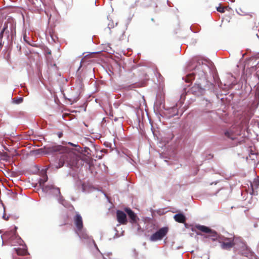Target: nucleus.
I'll list each match as a JSON object with an SVG mask.
<instances>
[{"mask_svg": "<svg viewBox=\"0 0 259 259\" xmlns=\"http://www.w3.org/2000/svg\"><path fill=\"white\" fill-rule=\"evenodd\" d=\"M251 187L253 192L256 191L259 187V180L255 179L251 183Z\"/></svg>", "mask_w": 259, "mask_h": 259, "instance_id": "14", "label": "nucleus"}, {"mask_svg": "<svg viewBox=\"0 0 259 259\" xmlns=\"http://www.w3.org/2000/svg\"><path fill=\"white\" fill-rule=\"evenodd\" d=\"M196 228L204 233H208V237H211L212 240H215L218 238V234L217 233L214 231L210 229L209 227H206L205 226H202V225H197L196 226Z\"/></svg>", "mask_w": 259, "mask_h": 259, "instance_id": "5", "label": "nucleus"}, {"mask_svg": "<svg viewBox=\"0 0 259 259\" xmlns=\"http://www.w3.org/2000/svg\"><path fill=\"white\" fill-rule=\"evenodd\" d=\"M76 233L79 237L81 239H88L89 238V235L87 233L86 230L83 229V228L80 230H76Z\"/></svg>", "mask_w": 259, "mask_h": 259, "instance_id": "13", "label": "nucleus"}, {"mask_svg": "<svg viewBox=\"0 0 259 259\" xmlns=\"http://www.w3.org/2000/svg\"><path fill=\"white\" fill-rule=\"evenodd\" d=\"M16 250L17 254L19 255H25L27 253V251L25 249L18 248Z\"/></svg>", "mask_w": 259, "mask_h": 259, "instance_id": "15", "label": "nucleus"}, {"mask_svg": "<svg viewBox=\"0 0 259 259\" xmlns=\"http://www.w3.org/2000/svg\"><path fill=\"white\" fill-rule=\"evenodd\" d=\"M58 135L59 138H61L62 137L63 134L62 133H59Z\"/></svg>", "mask_w": 259, "mask_h": 259, "instance_id": "24", "label": "nucleus"}, {"mask_svg": "<svg viewBox=\"0 0 259 259\" xmlns=\"http://www.w3.org/2000/svg\"><path fill=\"white\" fill-rule=\"evenodd\" d=\"M62 149L63 146L53 143L44 146L43 152L46 154H53Z\"/></svg>", "mask_w": 259, "mask_h": 259, "instance_id": "3", "label": "nucleus"}, {"mask_svg": "<svg viewBox=\"0 0 259 259\" xmlns=\"http://www.w3.org/2000/svg\"><path fill=\"white\" fill-rule=\"evenodd\" d=\"M5 32H2V31L0 32V38H2L3 37L4 33Z\"/></svg>", "mask_w": 259, "mask_h": 259, "instance_id": "23", "label": "nucleus"}, {"mask_svg": "<svg viewBox=\"0 0 259 259\" xmlns=\"http://www.w3.org/2000/svg\"><path fill=\"white\" fill-rule=\"evenodd\" d=\"M189 77H191V78H194V75H193V74H191L188 75L187 76V79H186V81H187V82H189Z\"/></svg>", "mask_w": 259, "mask_h": 259, "instance_id": "22", "label": "nucleus"}, {"mask_svg": "<svg viewBox=\"0 0 259 259\" xmlns=\"http://www.w3.org/2000/svg\"><path fill=\"white\" fill-rule=\"evenodd\" d=\"M124 210L127 213L131 220L130 222L132 223H136L139 220V218L135 212L130 208H125Z\"/></svg>", "mask_w": 259, "mask_h": 259, "instance_id": "8", "label": "nucleus"}, {"mask_svg": "<svg viewBox=\"0 0 259 259\" xmlns=\"http://www.w3.org/2000/svg\"><path fill=\"white\" fill-rule=\"evenodd\" d=\"M79 158L73 153H67L62 155L58 161L51 163L53 169H58L62 167L66 162L71 167L77 166Z\"/></svg>", "mask_w": 259, "mask_h": 259, "instance_id": "1", "label": "nucleus"}, {"mask_svg": "<svg viewBox=\"0 0 259 259\" xmlns=\"http://www.w3.org/2000/svg\"><path fill=\"white\" fill-rule=\"evenodd\" d=\"M29 2V5H31L32 7V10H38L39 8L41 7V5L42 4L41 0H28Z\"/></svg>", "mask_w": 259, "mask_h": 259, "instance_id": "9", "label": "nucleus"}, {"mask_svg": "<svg viewBox=\"0 0 259 259\" xmlns=\"http://www.w3.org/2000/svg\"><path fill=\"white\" fill-rule=\"evenodd\" d=\"M49 54H51V52H48Z\"/></svg>", "mask_w": 259, "mask_h": 259, "instance_id": "25", "label": "nucleus"}, {"mask_svg": "<svg viewBox=\"0 0 259 259\" xmlns=\"http://www.w3.org/2000/svg\"><path fill=\"white\" fill-rule=\"evenodd\" d=\"M42 188V191L45 192H48L50 190L52 189H54L57 191L58 194H60V189L58 188H55V187L53 185H42L40 186Z\"/></svg>", "mask_w": 259, "mask_h": 259, "instance_id": "12", "label": "nucleus"}, {"mask_svg": "<svg viewBox=\"0 0 259 259\" xmlns=\"http://www.w3.org/2000/svg\"><path fill=\"white\" fill-rule=\"evenodd\" d=\"M174 218L176 222L180 223H184L186 220L185 216L181 213L175 214Z\"/></svg>", "mask_w": 259, "mask_h": 259, "instance_id": "11", "label": "nucleus"}, {"mask_svg": "<svg viewBox=\"0 0 259 259\" xmlns=\"http://www.w3.org/2000/svg\"><path fill=\"white\" fill-rule=\"evenodd\" d=\"M8 23H5L4 25L3 28L2 30V32H6V33H9V30H8Z\"/></svg>", "mask_w": 259, "mask_h": 259, "instance_id": "17", "label": "nucleus"}, {"mask_svg": "<svg viewBox=\"0 0 259 259\" xmlns=\"http://www.w3.org/2000/svg\"><path fill=\"white\" fill-rule=\"evenodd\" d=\"M224 135L226 137L232 140H234L237 138V135L231 129L225 131Z\"/></svg>", "mask_w": 259, "mask_h": 259, "instance_id": "10", "label": "nucleus"}, {"mask_svg": "<svg viewBox=\"0 0 259 259\" xmlns=\"http://www.w3.org/2000/svg\"><path fill=\"white\" fill-rule=\"evenodd\" d=\"M69 144H70L71 145H73V144L72 143H69Z\"/></svg>", "mask_w": 259, "mask_h": 259, "instance_id": "26", "label": "nucleus"}, {"mask_svg": "<svg viewBox=\"0 0 259 259\" xmlns=\"http://www.w3.org/2000/svg\"><path fill=\"white\" fill-rule=\"evenodd\" d=\"M4 211H5V210H4ZM3 218L6 220V221H8L9 220V217H6V214L5 213V212H4V214L3 215Z\"/></svg>", "mask_w": 259, "mask_h": 259, "instance_id": "21", "label": "nucleus"}, {"mask_svg": "<svg viewBox=\"0 0 259 259\" xmlns=\"http://www.w3.org/2000/svg\"><path fill=\"white\" fill-rule=\"evenodd\" d=\"M74 223L76 226V230H80L83 228V220L81 215L76 212L73 218Z\"/></svg>", "mask_w": 259, "mask_h": 259, "instance_id": "6", "label": "nucleus"}, {"mask_svg": "<svg viewBox=\"0 0 259 259\" xmlns=\"http://www.w3.org/2000/svg\"><path fill=\"white\" fill-rule=\"evenodd\" d=\"M23 98L19 97L16 99H14L13 102L15 104H20L23 102Z\"/></svg>", "mask_w": 259, "mask_h": 259, "instance_id": "18", "label": "nucleus"}, {"mask_svg": "<svg viewBox=\"0 0 259 259\" xmlns=\"http://www.w3.org/2000/svg\"><path fill=\"white\" fill-rule=\"evenodd\" d=\"M239 242L243 244L240 238L235 237L233 239L231 238H226L221 243V247L224 249L229 250L234 247Z\"/></svg>", "mask_w": 259, "mask_h": 259, "instance_id": "2", "label": "nucleus"}, {"mask_svg": "<svg viewBox=\"0 0 259 259\" xmlns=\"http://www.w3.org/2000/svg\"><path fill=\"white\" fill-rule=\"evenodd\" d=\"M29 38L27 36L26 34L25 33L24 35H23V39L28 44L30 45V42H29L28 39Z\"/></svg>", "mask_w": 259, "mask_h": 259, "instance_id": "20", "label": "nucleus"}, {"mask_svg": "<svg viewBox=\"0 0 259 259\" xmlns=\"http://www.w3.org/2000/svg\"><path fill=\"white\" fill-rule=\"evenodd\" d=\"M117 221L122 225H125L127 223L126 214L121 210H117L116 212Z\"/></svg>", "mask_w": 259, "mask_h": 259, "instance_id": "7", "label": "nucleus"}, {"mask_svg": "<svg viewBox=\"0 0 259 259\" xmlns=\"http://www.w3.org/2000/svg\"><path fill=\"white\" fill-rule=\"evenodd\" d=\"M167 232L168 228H161L151 236L150 240L152 241H155L158 240H161L166 235Z\"/></svg>", "mask_w": 259, "mask_h": 259, "instance_id": "4", "label": "nucleus"}, {"mask_svg": "<svg viewBox=\"0 0 259 259\" xmlns=\"http://www.w3.org/2000/svg\"><path fill=\"white\" fill-rule=\"evenodd\" d=\"M47 180H48V177H47V175H46L42 179H40L39 181L40 186L44 185L45 183L47 181Z\"/></svg>", "mask_w": 259, "mask_h": 259, "instance_id": "16", "label": "nucleus"}, {"mask_svg": "<svg viewBox=\"0 0 259 259\" xmlns=\"http://www.w3.org/2000/svg\"><path fill=\"white\" fill-rule=\"evenodd\" d=\"M225 8L223 7H219L217 8V11L220 13H224L225 12Z\"/></svg>", "mask_w": 259, "mask_h": 259, "instance_id": "19", "label": "nucleus"}]
</instances>
